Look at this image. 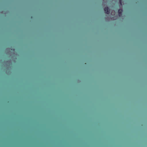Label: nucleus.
Here are the masks:
<instances>
[{
  "instance_id": "obj_4",
  "label": "nucleus",
  "mask_w": 147,
  "mask_h": 147,
  "mask_svg": "<svg viewBox=\"0 0 147 147\" xmlns=\"http://www.w3.org/2000/svg\"><path fill=\"white\" fill-rule=\"evenodd\" d=\"M120 4L121 5L122 4V3H121V0H120Z\"/></svg>"
},
{
  "instance_id": "obj_3",
  "label": "nucleus",
  "mask_w": 147,
  "mask_h": 147,
  "mask_svg": "<svg viewBox=\"0 0 147 147\" xmlns=\"http://www.w3.org/2000/svg\"><path fill=\"white\" fill-rule=\"evenodd\" d=\"M112 13H113L114 14H115V11H114L113 12H112Z\"/></svg>"
},
{
  "instance_id": "obj_1",
  "label": "nucleus",
  "mask_w": 147,
  "mask_h": 147,
  "mask_svg": "<svg viewBox=\"0 0 147 147\" xmlns=\"http://www.w3.org/2000/svg\"><path fill=\"white\" fill-rule=\"evenodd\" d=\"M104 10L105 13L107 14H109L110 13V9H109V8L107 7H106L104 8Z\"/></svg>"
},
{
  "instance_id": "obj_2",
  "label": "nucleus",
  "mask_w": 147,
  "mask_h": 147,
  "mask_svg": "<svg viewBox=\"0 0 147 147\" xmlns=\"http://www.w3.org/2000/svg\"><path fill=\"white\" fill-rule=\"evenodd\" d=\"M118 13L119 16H120L122 15V13L123 11V10L121 9H119L118 10Z\"/></svg>"
}]
</instances>
